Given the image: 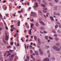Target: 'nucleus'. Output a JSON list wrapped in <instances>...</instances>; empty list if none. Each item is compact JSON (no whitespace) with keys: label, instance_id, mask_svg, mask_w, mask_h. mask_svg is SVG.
Segmentation results:
<instances>
[{"label":"nucleus","instance_id":"f257e3e1","mask_svg":"<svg viewBox=\"0 0 61 61\" xmlns=\"http://www.w3.org/2000/svg\"><path fill=\"white\" fill-rule=\"evenodd\" d=\"M53 48L54 49H55V50H56L57 51H60V49L57 47H56V46H53Z\"/></svg>","mask_w":61,"mask_h":61},{"label":"nucleus","instance_id":"f03ea898","mask_svg":"<svg viewBox=\"0 0 61 61\" xmlns=\"http://www.w3.org/2000/svg\"><path fill=\"white\" fill-rule=\"evenodd\" d=\"M14 57V55H12L10 56V57H11V58H10V60L9 61H11V60H12L13 59V58H12V57Z\"/></svg>","mask_w":61,"mask_h":61},{"label":"nucleus","instance_id":"7ed1b4c3","mask_svg":"<svg viewBox=\"0 0 61 61\" xmlns=\"http://www.w3.org/2000/svg\"><path fill=\"white\" fill-rule=\"evenodd\" d=\"M31 14L33 16H36V13H35L34 12H31Z\"/></svg>","mask_w":61,"mask_h":61},{"label":"nucleus","instance_id":"20e7f679","mask_svg":"<svg viewBox=\"0 0 61 61\" xmlns=\"http://www.w3.org/2000/svg\"><path fill=\"white\" fill-rule=\"evenodd\" d=\"M39 51L40 52V53L41 55H43V52L42 51V50H41V49H39Z\"/></svg>","mask_w":61,"mask_h":61},{"label":"nucleus","instance_id":"39448f33","mask_svg":"<svg viewBox=\"0 0 61 61\" xmlns=\"http://www.w3.org/2000/svg\"><path fill=\"white\" fill-rule=\"evenodd\" d=\"M8 39H9V37H8V36L7 35H6L5 37V40L7 41L8 40Z\"/></svg>","mask_w":61,"mask_h":61},{"label":"nucleus","instance_id":"423d86ee","mask_svg":"<svg viewBox=\"0 0 61 61\" xmlns=\"http://www.w3.org/2000/svg\"><path fill=\"white\" fill-rule=\"evenodd\" d=\"M40 23L41 24V25H45V24L43 22H42V21H40Z\"/></svg>","mask_w":61,"mask_h":61},{"label":"nucleus","instance_id":"0eeeda50","mask_svg":"<svg viewBox=\"0 0 61 61\" xmlns=\"http://www.w3.org/2000/svg\"><path fill=\"white\" fill-rule=\"evenodd\" d=\"M31 30H32V29H30V30H29V34L30 35H32V32H31Z\"/></svg>","mask_w":61,"mask_h":61},{"label":"nucleus","instance_id":"6e6552de","mask_svg":"<svg viewBox=\"0 0 61 61\" xmlns=\"http://www.w3.org/2000/svg\"><path fill=\"white\" fill-rule=\"evenodd\" d=\"M36 5H35L34 6L35 8H36V6L37 7H38V4L37 3H36Z\"/></svg>","mask_w":61,"mask_h":61},{"label":"nucleus","instance_id":"1a4fd4ad","mask_svg":"<svg viewBox=\"0 0 61 61\" xmlns=\"http://www.w3.org/2000/svg\"><path fill=\"white\" fill-rule=\"evenodd\" d=\"M49 60L48 58H46L43 61H49Z\"/></svg>","mask_w":61,"mask_h":61},{"label":"nucleus","instance_id":"9d476101","mask_svg":"<svg viewBox=\"0 0 61 61\" xmlns=\"http://www.w3.org/2000/svg\"><path fill=\"white\" fill-rule=\"evenodd\" d=\"M50 19L51 21H54V18H53V17L52 16H50Z\"/></svg>","mask_w":61,"mask_h":61},{"label":"nucleus","instance_id":"9b49d317","mask_svg":"<svg viewBox=\"0 0 61 61\" xmlns=\"http://www.w3.org/2000/svg\"><path fill=\"white\" fill-rule=\"evenodd\" d=\"M58 28V25H56L55 26V29H56L57 28Z\"/></svg>","mask_w":61,"mask_h":61},{"label":"nucleus","instance_id":"f8f14e48","mask_svg":"<svg viewBox=\"0 0 61 61\" xmlns=\"http://www.w3.org/2000/svg\"><path fill=\"white\" fill-rule=\"evenodd\" d=\"M45 47L46 48H49V47H50V46H49L47 45Z\"/></svg>","mask_w":61,"mask_h":61},{"label":"nucleus","instance_id":"ddd939ff","mask_svg":"<svg viewBox=\"0 0 61 61\" xmlns=\"http://www.w3.org/2000/svg\"><path fill=\"white\" fill-rule=\"evenodd\" d=\"M43 9L45 10H47V9L46 7H44L43 8Z\"/></svg>","mask_w":61,"mask_h":61},{"label":"nucleus","instance_id":"4468645a","mask_svg":"<svg viewBox=\"0 0 61 61\" xmlns=\"http://www.w3.org/2000/svg\"><path fill=\"white\" fill-rule=\"evenodd\" d=\"M56 45L58 46H60V45L59 43H57L56 44Z\"/></svg>","mask_w":61,"mask_h":61},{"label":"nucleus","instance_id":"2eb2a0df","mask_svg":"<svg viewBox=\"0 0 61 61\" xmlns=\"http://www.w3.org/2000/svg\"><path fill=\"white\" fill-rule=\"evenodd\" d=\"M41 30H43V29H45V28L44 27H41Z\"/></svg>","mask_w":61,"mask_h":61},{"label":"nucleus","instance_id":"dca6fc26","mask_svg":"<svg viewBox=\"0 0 61 61\" xmlns=\"http://www.w3.org/2000/svg\"><path fill=\"white\" fill-rule=\"evenodd\" d=\"M34 38L35 40H36L37 39V37L36 36H35L34 37Z\"/></svg>","mask_w":61,"mask_h":61},{"label":"nucleus","instance_id":"f3484780","mask_svg":"<svg viewBox=\"0 0 61 61\" xmlns=\"http://www.w3.org/2000/svg\"><path fill=\"white\" fill-rule=\"evenodd\" d=\"M20 22H18V26H20Z\"/></svg>","mask_w":61,"mask_h":61},{"label":"nucleus","instance_id":"a211bd4d","mask_svg":"<svg viewBox=\"0 0 61 61\" xmlns=\"http://www.w3.org/2000/svg\"><path fill=\"white\" fill-rule=\"evenodd\" d=\"M57 6H55L54 7V9L55 10H56L57 9Z\"/></svg>","mask_w":61,"mask_h":61},{"label":"nucleus","instance_id":"6ab92c4d","mask_svg":"<svg viewBox=\"0 0 61 61\" xmlns=\"http://www.w3.org/2000/svg\"><path fill=\"white\" fill-rule=\"evenodd\" d=\"M33 25H34V24H32L31 25L30 27L32 28H33Z\"/></svg>","mask_w":61,"mask_h":61},{"label":"nucleus","instance_id":"aec40b11","mask_svg":"<svg viewBox=\"0 0 61 61\" xmlns=\"http://www.w3.org/2000/svg\"><path fill=\"white\" fill-rule=\"evenodd\" d=\"M35 53L36 54V55H38V52L35 51Z\"/></svg>","mask_w":61,"mask_h":61},{"label":"nucleus","instance_id":"412c9836","mask_svg":"<svg viewBox=\"0 0 61 61\" xmlns=\"http://www.w3.org/2000/svg\"><path fill=\"white\" fill-rule=\"evenodd\" d=\"M49 38L50 39H51V40H53V38L50 36H49Z\"/></svg>","mask_w":61,"mask_h":61},{"label":"nucleus","instance_id":"4be33fe9","mask_svg":"<svg viewBox=\"0 0 61 61\" xmlns=\"http://www.w3.org/2000/svg\"><path fill=\"white\" fill-rule=\"evenodd\" d=\"M13 44H14V43H13V42H10V45H11V46L13 45Z\"/></svg>","mask_w":61,"mask_h":61},{"label":"nucleus","instance_id":"5701e85b","mask_svg":"<svg viewBox=\"0 0 61 61\" xmlns=\"http://www.w3.org/2000/svg\"><path fill=\"white\" fill-rule=\"evenodd\" d=\"M36 25L37 26H38V23L37 22L36 24Z\"/></svg>","mask_w":61,"mask_h":61},{"label":"nucleus","instance_id":"b1692460","mask_svg":"<svg viewBox=\"0 0 61 61\" xmlns=\"http://www.w3.org/2000/svg\"><path fill=\"white\" fill-rule=\"evenodd\" d=\"M43 11L44 13H47V11H46L45 10H43Z\"/></svg>","mask_w":61,"mask_h":61},{"label":"nucleus","instance_id":"393cba45","mask_svg":"<svg viewBox=\"0 0 61 61\" xmlns=\"http://www.w3.org/2000/svg\"><path fill=\"white\" fill-rule=\"evenodd\" d=\"M55 40L57 41H58L59 40V39H58L57 38H56Z\"/></svg>","mask_w":61,"mask_h":61},{"label":"nucleus","instance_id":"a878e982","mask_svg":"<svg viewBox=\"0 0 61 61\" xmlns=\"http://www.w3.org/2000/svg\"><path fill=\"white\" fill-rule=\"evenodd\" d=\"M14 27V25H11L10 26V27L11 28H13V27Z\"/></svg>","mask_w":61,"mask_h":61},{"label":"nucleus","instance_id":"bb28decb","mask_svg":"<svg viewBox=\"0 0 61 61\" xmlns=\"http://www.w3.org/2000/svg\"><path fill=\"white\" fill-rule=\"evenodd\" d=\"M38 42H40V39H39V38H38Z\"/></svg>","mask_w":61,"mask_h":61},{"label":"nucleus","instance_id":"cd10ccee","mask_svg":"<svg viewBox=\"0 0 61 61\" xmlns=\"http://www.w3.org/2000/svg\"><path fill=\"white\" fill-rule=\"evenodd\" d=\"M41 42V41L38 42V44L39 45H41V42Z\"/></svg>","mask_w":61,"mask_h":61},{"label":"nucleus","instance_id":"c85d7f7f","mask_svg":"<svg viewBox=\"0 0 61 61\" xmlns=\"http://www.w3.org/2000/svg\"><path fill=\"white\" fill-rule=\"evenodd\" d=\"M45 38L46 39H48V37L47 36H46L45 37Z\"/></svg>","mask_w":61,"mask_h":61},{"label":"nucleus","instance_id":"c756f323","mask_svg":"<svg viewBox=\"0 0 61 61\" xmlns=\"http://www.w3.org/2000/svg\"><path fill=\"white\" fill-rule=\"evenodd\" d=\"M10 31H11V32H13V28H11L10 29Z\"/></svg>","mask_w":61,"mask_h":61},{"label":"nucleus","instance_id":"7c9ffc66","mask_svg":"<svg viewBox=\"0 0 61 61\" xmlns=\"http://www.w3.org/2000/svg\"><path fill=\"white\" fill-rule=\"evenodd\" d=\"M55 1V2L57 3L58 2V0H54Z\"/></svg>","mask_w":61,"mask_h":61},{"label":"nucleus","instance_id":"2f4dec72","mask_svg":"<svg viewBox=\"0 0 61 61\" xmlns=\"http://www.w3.org/2000/svg\"><path fill=\"white\" fill-rule=\"evenodd\" d=\"M27 58L28 60H29V56H27Z\"/></svg>","mask_w":61,"mask_h":61},{"label":"nucleus","instance_id":"473e14b6","mask_svg":"<svg viewBox=\"0 0 61 61\" xmlns=\"http://www.w3.org/2000/svg\"><path fill=\"white\" fill-rule=\"evenodd\" d=\"M24 46H25V49H27V48H26V44H25L24 45Z\"/></svg>","mask_w":61,"mask_h":61},{"label":"nucleus","instance_id":"72a5a7b5","mask_svg":"<svg viewBox=\"0 0 61 61\" xmlns=\"http://www.w3.org/2000/svg\"><path fill=\"white\" fill-rule=\"evenodd\" d=\"M3 59V57H1L0 58V60H2Z\"/></svg>","mask_w":61,"mask_h":61},{"label":"nucleus","instance_id":"f704fd0d","mask_svg":"<svg viewBox=\"0 0 61 61\" xmlns=\"http://www.w3.org/2000/svg\"><path fill=\"white\" fill-rule=\"evenodd\" d=\"M41 5L42 6H43V7H45V5L43 4Z\"/></svg>","mask_w":61,"mask_h":61},{"label":"nucleus","instance_id":"c9c22d12","mask_svg":"<svg viewBox=\"0 0 61 61\" xmlns=\"http://www.w3.org/2000/svg\"><path fill=\"white\" fill-rule=\"evenodd\" d=\"M10 55H11V53H9L7 55V56H9Z\"/></svg>","mask_w":61,"mask_h":61},{"label":"nucleus","instance_id":"e433bc0d","mask_svg":"<svg viewBox=\"0 0 61 61\" xmlns=\"http://www.w3.org/2000/svg\"><path fill=\"white\" fill-rule=\"evenodd\" d=\"M18 39H17V42L18 43L19 42V40L18 39Z\"/></svg>","mask_w":61,"mask_h":61},{"label":"nucleus","instance_id":"4c0bfd02","mask_svg":"<svg viewBox=\"0 0 61 61\" xmlns=\"http://www.w3.org/2000/svg\"><path fill=\"white\" fill-rule=\"evenodd\" d=\"M56 15H60V14L58 13H57Z\"/></svg>","mask_w":61,"mask_h":61},{"label":"nucleus","instance_id":"58836bf2","mask_svg":"<svg viewBox=\"0 0 61 61\" xmlns=\"http://www.w3.org/2000/svg\"><path fill=\"white\" fill-rule=\"evenodd\" d=\"M19 46V44L18 43L17 44V45L16 46Z\"/></svg>","mask_w":61,"mask_h":61},{"label":"nucleus","instance_id":"ea45409f","mask_svg":"<svg viewBox=\"0 0 61 61\" xmlns=\"http://www.w3.org/2000/svg\"><path fill=\"white\" fill-rule=\"evenodd\" d=\"M40 32L41 34H43V32H42V31H40Z\"/></svg>","mask_w":61,"mask_h":61},{"label":"nucleus","instance_id":"a19ab883","mask_svg":"<svg viewBox=\"0 0 61 61\" xmlns=\"http://www.w3.org/2000/svg\"><path fill=\"white\" fill-rule=\"evenodd\" d=\"M34 21V19H32V20H30L31 22H33Z\"/></svg>","mask_w":61,"mask_h":61},{"label":"nucleus","instance_id":"79ce46f5","mask_svg":"<svg viewBox=\"0 0 61 61\" xmlns=\"http://www.w3.org/2000/svg\"><path fill=\"white\" fill-rule=\"evenodd\" d=\"M7 48H11V46H8L7 47Z\"/></svg>","mask_w":61,"mask_h":61},{"label":"nucleus","instance_id":"37998d69","mask_svg":"<svg viewBox=\"0 0 61 61\" xmlns=\"http://www.w3.org/2000/svg\"><path fill=\"white\" fill-rule=\"evenodd\" d=\"M3 42H4V43H5V44H6V41H5L4 40H3Z\"/></svg>","mask_w":61,"mask_h":61},{"label":"nucleus","instance_id":"c03bdc74","mask_svg":"<svg viewBox=\"0 0 61 61\" xmlns=\"http://www.w3.org/2000/svg\"><path fill=\"white\" fill-rule=\"evenodd\" d=\"M6 2V1L5 0H4L3 1V3H5Z\"/></svg>","mask_w":61,"mask_h":61},{"label":"nucleus","instance_id":"a18cd8bd","mask_svg":"<svg viewBox=\"0 0 61 61\" xmlns=\"http://www.w3.org/2000/svg\"><path fill=\"white\" fill-rule=\"evenodd\" d=\"M10 52H13V50H10Z\"/></svg>","mask_w":61,"mask_h":61},{"label":"nucleus","instance_id":"49530a36","mask_svg":"<svg viewBox=\"0 0 61 61\" xmlns=\"http://www.w3.org/2000/svg\"><path fill=\"white\" fill-rule=\"evenodd\" d=\"M27 4H28V5H29V2H28L27 3Z\"/></svg>","mask_w":61,"mask_h":61},{"label":"nucleus","instance_id":"de8ad7c7","mask_svg":"<svg viewBox=\"0 0 61 61\" xmlns=\"http://www.w3.org/2000/svg\"><path fill=\"white\" fill-rule=\"evenodd\" d=\"M43 32H44V33H45L46 34L47 33V32H46V31H44Z\"/></svg>","mask_w":61,"mask_h":61},{"label":"nucleus","instance_id":"09e8293b","mask_svg":"<svg viewBox=\"0 0 61 61\" xmlns=\"http://www.w3.org/2000/svg\"><path fill=\"white\" fill-rule=\"evenodd\" d=\"M59 27H60V28H61V25L60 24L59 25Z\"/></svg>","mask_w":61,"mask_h":61},{"label":"nucleus","instance_id":"8fccbe9b","mask_svg":"<svg viewBox=\"0 0 61 61\" xmlns=\"http://www.w3.org/2000/svg\"><path fill=\"white\" fill-rule=\"evenodd\" d=\"M39 12H40V14H41V15H42V12H41V11H40Z\"/></svg>","mask_w":61,"mask_h":61},{"label":"nucleus","instance_id":"3c124183","mask_svg":"<svg viewBox=\"0 0 61 61\" xmlns=\"http://www.w3.org/2000/svg\"><path fill=\"white\" fill-rule=\"evenodd\" d=\"M27 32V30H25L24 31V32H25V33H26V32Z\"/></svg>","mask_w":61,"mask_h":61},{"label":"nucleus","instance_id":"603ef678","mask_svg":"<svg viewBox=\"0 0 61 61\" xmlns=\"http://www.w3.org/2000/svg\"><path fill=\"white\" fill-rule=\"evenodd\" d=\"M31 37V39H33V36H30Z\"/></svg>","mask_w":61,"mask_h":61},{"label":"nucleus","instance_id":"864d4df0","mask_svg":"<svg viewBox=\"0 0 61 61\" xmlns=\"http://www.w3.org/2000/svg\"><path fill=\"white\" fill-rule=\"evenodd\" d=\"M54 36H57V35L56 34H54Z\"/></svg>","mask_w":61,"mask_h":61},{"label":"nucleus","instance_id":"5fc2aeb1","mask_svg":"<svg viewBox=\"0 0 61 61\" xmlns=\"http://www.w3.org/2000/svg\"><path fill=\"white\" fill-rule=\"evenodd\" d=\"M13 16L14 17H15V14H13Z\"/></svg>","mask_w":61,"mask_h":61},{"label":"nucleus","instance_id":"6e6d98bb","mask_svg":"<svg viewBox=\"0 0 61 61\" xmlns=\"http://www.w3.org/2000/svg\"><path fill=\"white\" fill-rule=\"evenodd\" d=\"M58 33H60V31L59 30H58Z\"/></svg>","mask_w":61,"mask_h":61},{"label":"nucleus","instance_id":"4d7b16f0","mask_svg":"<svg viewBox=\"0 0 61 61\" xmlns=\"http://www.w3.org/2000/svg\"><path fill=\"white\" fill-rule=\"evenodd\" d=\"M16 59H18V57H17V56H16Z\"/></svg>","mask_w":61,"mask_h":61},{"label":"nucleus","instance_id":"13d9d810","mask_svg":"<svg viewBox=\"0 0 61 61\" xmlns=\"http://www.w3.org/2000/svg\"><path fill=\"white\" fill-rule=\"evenodd\" d=\"M16 32L17 33H18V32H19V31H18V30H16Z\"/></svg>","mask_w":61,"mask_h":61},{"label":"nucleus","instance_id":"bf43d9fd","mask_svg":"<svg viewBox=\"0 0 61 61\" xmlns=\"http://www.w3.org/2000/svg\"><path fill=\"white\" fill-rule=\"evenodd\" d=\"M21 40L22 41H24V40H23L22 38H21Z\"/></svg>","mask_w":61,"mask_h":61},{"label":"nucleus","instance_id":"052dcab7","mask_svg":"<svg viewBox=\"0 0 61 61\" xmlns=\"http://www.w3.org/2000/svg\"><path fill=\"white\" fill-rule=\"evenodd\" d=\"M53 32H54V33H56V31H55V30H53Z\"/></svg>","mask_w":61,"mask_h":61},{"label":"nucleus","instance_id":"680f3d73","mask_svg":"<svg viewBox=\"0 0 61 61\" xmlns=\"http://www.w3.org/2000/svg\"><path fill=\"white\" fill-rule=\"evenodd\" d=\"M6 29L7 30V29H8V27H7V26L6 27Z\"/></svg>","mask_w":61,"mask_h":61},{"label":"nucleus","instance_id":"e2e57ef3","mask_svg":"<svg viewBox=\"0 0 61 61\" xmlns=\"http://www.w3.org/2000/svg\"><path fill=\"white\" fill-rule=\"evenodd\" d=\"M7 53H10V51H7Z\"/></svg>","mask_w":61,"mask_h":61},{"label":"nucleus","instance_id":"0e129e2a","mask_svg":"<svg viewBox=\"0 0 61 61\" xmlns=\"http://www.w3.org/2000/svg\"><path fill=\"white\" fill-rule=\"evenodd\" d=\"M12 29L13 30H14V29H15V28L13 27V28H12Z\"/></svg>","mask_w":61,"mask_h":61},{"label":"nucleus","instance_id":"69168bd1","mask_svg":"<svg viewBox=\"0 0 61 61\" xmlns=\"http://www.w3.org/2000/svg\"><path fill=\"white\" fill-rule=\"evenodd\" d=\"M30 52L31 53H33V51H32V50H31L30 51Z\"/></svg>","mask_w":61,"mask_h":61},{"label":"nucleus","instance_id":"338daca9","mask_svg":"<svg viewBox=\"0 0 61 61\" xmlns=\"http://www.w3.org/2000/svg\"><path fill=\"white\" fill-rule=\"evenodd\" d=\"M50 55L49 54L48 55V57H50Z\"/></svg>","mask_w":61,"mask_h":61},{"label":"nucleus","instance_id":"774afa93","mask_svg":"<svg viewBox=\"0 0 61 61\" xmlns=\"http://www.w3.org/2000/svg\"><path fill=\"white\" fill-rule=\"evenodd\" d=\"M2 28H0V31H1V30H2Z\"/></svg>","mask_w":61,"mask_h":61}]
</instances>
